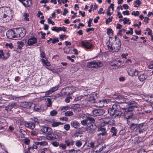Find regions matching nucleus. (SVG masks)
I'll return each mask as SVG.
<instances>
[{"instance_id":"1","label":"nucleus","mask_w":153,"mask_h":153,"mask_svg":"<svg viewBox=\"0 0 153 153\" xmlns=\"http://www.w3.org/2000/svg\"><path fill=\"white\" fill-rule=\"evenodd\" d=\"M13 16L12 10L9 8H0V20L7 22L10 20Z\"/></svg>"},{"instance_id":"2","label":"nucleus","mask_w":153,"mask_h":153,"mask_svg":"<svg viewBox=\"0 0 153 153\" xmlns=\"http://www.w3.org/2000/svg\"><path fill=\"white\" fill-rule=\"evenodd\" d=\"M108 113L110 114L113 118H119L123 114V111L122 108L120 107L117 104H113L112 108H110L108 110Z\"/></svg>"},{"instance_id":"3","label":"nucleus","mask_w":153,"mask_h":153,"mask_svg":"<svg viewBox=\"0 0 153 153\" xmlns=\"http://www.w3.org/2000/svg\"><path fill=\"white\" fill-rule=\"evenodd\" d=\"M128 107H122V110L123 111V114L124 117L126 119L129 120L132 117L133 114L132 111L134 108H137L139 106L138 104L136 102L135 104H133L132 105H128Z\"/></svg>"},{"instance_id":"4","label":"nucleus","mask_w":153,"mask_h":153,"mask_svg":"<svg viewBox=\"0 0 153 153\" xmlns=\"http://www.w3.org/2000/svg\"><path fill=\"white\" fill-rule=\"evenodd\" d=\"M121 46V42L120 39H117L116 41H114L109 44L107 45L108 50L111 52H117L120 50Z\"/></svg>"},{"instance_id":"5","label":"nucleus","mask_w":153,"mask_h":153,"mask_svg":"<svg viewBox=\"0 0 153 153\" xmlns=\"http://www.w3.org/2000/svg\"><path fill=\"white\" fill-rule=\"evenodd\" d=\"M114 98L119 103H123L125 104H127L128 105H132L133 104H136L135 101L133 100L128 101L121 95H115L114 96Z\"/></svg>"},{"instance_id":"6","label":"nucleus","mask_w":153,"mask_h":153,"mask_svg":"<svg viewBox=\"0 0 153 153\" xmlns=\"http://www.w3.org/2000/svg\"><path fill=\"white\" fill-rule=\"evenodd\" d=\"M86 64L87 67L89 68H94L100 67L103 65L102 63L99 61H94L88 62Z\"/></svg>"},{"instance_id":"7","label":"nucleus","mask_w":153,"mask_h":153,"mask_svg":"<svg viewBox=\"0 0 153 153\" xmlns=\"http://www.w3.org/2000/svg\"><path fill=\"white\" fill-rule=\"evenodd\" d=\"M75 90L76 89L73 87H67L62 89L61 93L63 96H68L74 93Z\"/></svg>"},{"instance_id":"8","label":"nucleus","mask_w":153,"mask_h":153,"mask_svg":"<svg viewBox=\"0 0 153 153\" xmlns=\"http://www.w3.org/2000/svg\"><path fill=\"white\" fill-rule=\"evenodd\" d=\"M147 129V126L143 123L140 124L136 127L135 132L137 134L143 133L146 131Z\"/></svg>"},{"instance_id":"9","label":"nucleus","mask_w":153,"mask_h":153,"mask_svg":"<svg viewBox=\"0 0 153 153\" xmlns=\"http://www.w3.org/2000/svg\"><path fill=\"white\" fill-rule=\"evenodd\" d=\"M16 38L20 39L25 36L26 34V30L23 28H19L15 30Z\"/></svg>"},{"instance_id":"10","label":"nucleus","mask_w":153,"mask_h":153,"mask_svg":"<svg viewBox=\"0 0 153 153\" xmlns=\"http://www.w3.org/2000/svg\"><path fill=\"white\" fill-rule=\"evenodd\" d=\"M96 128L97 126L95 123L91 124L89 123L87 125L85 129L88 132L93 133L95 131Z\"/></svg>"},{"instance_id":"11","label":"nucleus","mask_w":153,"mask_h":153,"mask_svg":"<svg viewBox=\"0 0 153 153\" xmlns=\"http://www.w3.org/2000/svg\"><path fill=\"white\" fill-rule=\"evenodd\" d=\"M40 131L48 135H50L52 133V130L51 128L45 126L41 127Z\"/></svg>"},{"instance_id":"12","label":"nucleus","mask_w":153,"mask_h":153,"mask_svg":"<svg viewBox=\"0 0 153 153\" xmlns=\"http://www.w3.org/2000/svg\"><path fill=\"white\" fill-rule=\"evenodd\" d=\"M7 37L10 39H16L15 31L10 29L7 31L6 33Z\"/></svg>"},{"instance_id":"13","label":"nucleus","mask_w":153,"mask_h":153,"mask_svg":"<svg viewBox=\"0 0 153 153\" xmlns=\"http://www.w3.org/2000/svg\"><path fill=\"white\" fill-rule=\"evenodd\" d=\"M97 95V94L94 92L91 93L90 94L87 95V98L86 100L87 101L91 102V103H93L95 102V97Z\"/></svg>"},{"instance_id":"14","label":"nucleus","mask_w":153,"mask_h":153,"mask_svg":"<svg viewBox=\"0 0 153 153\" xmlns=\"http://www.w3.org/2000/svg\"><path fill=\"white\" fill-rule=\"evenodd\" d=\"M93 114L94 115L99 116L103 115L105 113V111L102 109H95L93 111Z\"/></svg>"},{"instance_id":"15","label":"nucleus","mask_w":153,"mask_h":153,"mask_svg":"<svg viewBox=\"0 0 153 153\" xmlns=\"http://www.w3.org/2000/svg\"><path fill=\"white\" fill-rule=\"evenodd\" d=\"M82 46L87 49H89L92 47V45L86 40L82 41L81 42Z\"/></svg>"},{"instance_id":"16","label":"nucleus","mask_w":153,"mask_h":153,"mask_svg":"<svg viewBox=\"0 0 153 153\" xmlns=\"http://www.w3.org/2000/svg\"><path fill=\"white\" fill-rule=\"evenodd\" d=\"M17 47L16 48L14 49V51H16L17 52L20 53L21 51H19L18 50L19 49L20 50L22 49V47L24 46L25 45L24 42L22 41H18L17 42Z\"/></svg>"},{"instance_id":"17","label":"nucleus","mask_w":153,"mask_h":153,"mask_svg":"<svg viewBox=\"0 0 153 153\" xmlns=\"http://www.w3.org/2000/svg\"><path fill=\"white\" fill-rule=\"evenodd\" d=\"M139 80L141 82L143 81L147 78L148 75L146 73L138 74V75Z\"/></svg>"},{"instance_id":"18","label":"nucleus","mask_w":153,"mask_h":153,"mask_svg":"<svg viewBox=\"0 0 153 153\" xmlns=\"http://www.w3.org/2000/svg\"><path fill=\"white\" fill-rule=\"evenodd\" d=\"M98 131H101V132L98 134L99 136L102 135V136H106L107 134L106 129L104 126H100L98 128Z\"/></svg>"},{"instance_id":"19","label":"nucleus","mask_w":153,"mask_h":153,"mask_svg":"<svg viewBox=\"0 0 153 153\" xmlns=\"http://www.w3.org/2000/svg\"><path fill=\"white\" fill-rule=\"evenodd\" d=\"M37 41V39L34 37H31L28 39L27 42V44L29 45H32L36 43Z\"/></svg>"},{"instance_id":"20","label":"nucleus","mask_w":153,"mask_h":153,"mask_svg":"<svg viewBox=\"0 0 153 153\" xmlns=\"http://www.w3.org/2000/svg\"><path fill=\"white\" fill-rule=\"evenodd\" d=\"M134 120H131V122L130 120H127V122L128 125L130 126V129L131 130H133L134 128L136 129V127L137 126L136 125V123H133Z\"/></svg>"},{"instance_id":"21","label":"nucleus","mask_w":153,"mask_h":153,"mask_svg":"<svg viewBox=\"0 0 153 153\" xmlns=\"http://www.w3.org/2000/svg\"><path fill=\"white\" fill-rule=\"evenodd\" d=\"M128 72L129 75L131 76H136L138 75V71L135 69H131L128 70Z\"/></svg>"},{"instance_id":"22","label":"nucleus","mask_w":153,"mask_h":153,"mask_svg":"<svg viewBox=\"0 0 153 153\" xmlns=\"http://www.w3.org/2000/svg\"><path fill=\"white\" fill-rule=\"evenodd\" d=\"M16 106V104L14 102H12L9 103L8 105L5 107V110L7 111H10L11 109Z\"/></svg>"},{"instance_id":"23","label":"nucleus","mask_w":153,"mask_h":153,"mask_svg":"<svg viewBox=\"0 0 153 153\" xmlns=\"http://www.w3.org/2000/svg\"><path fill=\"white\" fill-rule=\"evenodd\" d=\"M26 127L31 129H33L35 127V124L34 122H29L26 123L25 124Z\"/></svg>"},{"instance_id":"24","label":"nucleus","mask_w":153,"mask_h":153,"mask_svg":"<svg viewBox=\"0 0 153 153\" xmlns=\"http://www.w3.org/2000/svg\"><path fill=\"white\" fill-rule=\"evenodd\" d=\"M33 104L30 102H25L22 103V105L24 108L30 109Z\"/></svg>"},{"instance_id":"25","label":"nucleus","mask_w":153,"mask_h":153,"mask_svg":"<svg viewBox=\"0 0 153 153\" xmlns=\"http://www.w3.org/2000/svg\"><path fill=\"white\" fill-rule=\"evenodd\" d=\"M111 120L110 117H105L101 119L100 121L101 122L105 124H110L109 123Z\"/></svg>"},{"instance_id":"26","label":"nucleus","mask_w":153,"mask_h":153,"mask_svg":"<svg viewBox=\"0 0 153 153\" xmlns=\"http://www.w3.org/2000/svg\"><path fill=\"white\" fill-rule=\"evenodd\" d=\"M71 124L72 127L75 128H78L80 126V124L76 121L71 122Z\"/></svg>"},{"instance_id":"27","label":"nucleus","mask_w":153,"mask_h":153,"mask_svg":"<svg viewBox=\"0 0 153 153\" xmlns=\"http://www.w3.org/2000/svg\"><path fill=\"white\" fill-rule=\"evenodd\" d=\"M35 144L36 145H40L42 146H45L48 145L47 142L44 140L42 141L36 142Z\"/></svg>"},{"instance_id":"28","label":"nucleus","mask_w":153,"mask_h":153,"mask_svg":"<svg viewBox=\"0 0 153 153\" xmlns=\"http://www.w3.org/2000/svg\"><path fill=\"white\" fill-rule=\"evenodd\" d=\"M59 137L58 135L56 134H53V135H50L47 137V139L49 140H53L56 139Z\"/></svg>"},{"instance_id":"29","label":"nucleus","mask_w":153,"mask_h":153,"mask_svg":"<svg viewBox=\"0 0 153 153\" xmlns=\"http://www.w3.org/2000/svg\"><path fill=\"white\" fill-rule=\"evenodd\" d=\"M117 128L115 127H113L111 128L110 132L113 134H112L113 136H117Z\"/></svg>"},{"instance_id":"30","label":"nucleus","mask_w":153,"mask_h":153,"mask_svg":"<svg viewBox=\"0 0 153 153\" xmlns=\"http://www.w3.org/2000/svg\"><path fill=\"white\" fill-rule=\"evenodd\" d=\"M98 147H100L99 151H98V150H97L96 151L97 152H100L102 151H104L105 149L106 148V146H101L100 144L99 145H97V146H96V148H98Z\"/></svg>"},{"instance_id":"31","label":"nucleus","mask_w":153,"mask_h":153,"mask_svg":"<svg viewBox=\"0 0 153 153\" xmlns=\"http://www.w3.org/2000/svg\"><path fill=\"white\" fill-rule=\"evenodd\" d=\"M87 117L88 121V123H89L91 124L94 123L95 120L93 118L90 117Z\"/></svg>"},{"instance_id":"32","label":"nucleus","mask_w":153,"mask_h":153,"mask_svg":"<svg viewBox=\"0 0 153 153\" xmlns=\"http://www.w3.org/2000/svg\"><path fill=\"white\" fill-rule=\"evenodd\" d=\"M72 71L73 72L77 71L79 68L78 65H74L72 66Z\"/></svg>"},{"instance_id":"33","label":"nucleus","mask_w":153,"mask_h":153,"mask_svg":"<svg viewBox=\"0 0 153 153\" xmlns=\"http://www.w3.org/2000/svg\"><path fill=\"white\" fill-rule=\"evenodd\" d=\"M46 102H48V103L46 105L48 107H51V104L52 103L51 99L47 98L46 99Z\"/></svg>"},{"instance_id":"34","label":"nucleus","mask_w":153,"mask_h":153,"mask_svg":"<svg viewBox=\"0 0 153 153\" xmlns=\"http://www.w3.org/2000/svg\"><path fill=\"white\" fill-rule=\"evenodd\" d=\"M70 153H82V152L79 150H74L72 149L69 151Z\"/></svg>"},{"instance_id":"35","label":"nucleus","mask_w":153,"mask_h":153,"mask_svg":"<svg viewBox=\"0 0 153 153\" xmlns=\"http://www.w3.org/2000/svg\"><path fill=\"white\" fill-rule=\"evenodd\" d=\"M10 56V54L8 52H7L6 54L4 56H3L2 57V59L3 60H6Z\"/></svg>"},{"instance_id":"36","label":"nucleus","mask_w":153,"mask_h":153,"mask_svg":"<svg viewBox=\"0 0 153 153\" xmlns=\"http://www.w3.org/2000/svg\"><path fill=\"white\" fill-rule=\"evenodd\" d=\"M74 114V113L72 111H68L66 112L65 115L66 116H70L73 115Z\"/></svg>"},{"instance_id":"37","label":"nucleus","mask_w":153,"mask_h":153,"mask_svg":"<svg viewBox=\"0 0 153 153\" xmlns=\"http://www.w3.org/2000/svg\"><path fill=\"white\" fill-rule=\"evenodd\" d=\"M81 123L82 124L83 126H86L88 124L87 119V118L86 120H84L81 121Z\"/></svg>"},{"instance_id":"38","label":"nucleus","mask_w":153,"mask_h":153,"mask_svg":"<svg viewBox=\"0 0 153 153\" xmlns=\"http://www.w3.org/2000/svg\"><path fill=\"white\" fill-rule=\"evenodd\" d=\"M42 62L45 65L47 66H49L50 65V64L49 62H47L44 59H42Z\"/></svg>"},{"instance_id":"39","label":"nucleus","mask_w":153,"mask_h":153,"mask_svg":"<svg viewBox=\"0 0 153 153\" xmlns=\"http://www.w3.org/2000/svg\"><path fill=\"white\" fill-rule=\"evenodd\" d=\"M45 139H46V138L45 137L42 136V137H38L36 139V140H38V141L41 142V141H44Z\"/></svg>"},{"instance_id":"40","label":"nucleus","mask_w":153,"mask_h":153,"mask_svg":"<svg viewBox=\"0 0 153 153\" xmlns=\"http://www.w3.org/2000/svg\"><path fill=\"white\" fill-rule=\"evenodd\" d=\"M81 134L78 132H76L74 134V138H76L78 137H81Z\"/></svg>"},{"instance_id":"41","label":"nucleus","mask_w":153,"mask_h":153,"mask_svg":"<svg viewBox=\"0 0 153 153\" xmlns=\"http://www.w3.org/2000/svg\"><path fill=\"white\" fill-rule=\"evenodd\" d=\"M24 19L25 21H29V19L28 18V15L27 13H25L24 15Z\"/></svg>"},{"instance_id":"42","label":"nucleus","mask_w":153,"mask_h":153,"mask_svg":"<svg viewBox=\"0 0 153 153\" xmlns=\"http://www.w3.org/2000/svg\"><path fill=\"white\" fill-rule=\"evenodd\" d=\"M57 114V111L55 110H53L50 112V114L52 116H54Z\"/></svg>"},{"instance_id":"43","label":"nucleus","mask_w":153,"mask_h":153,"mask_svg":"<svg viewBox=\"0 0 153 153\" xmlns=\"http://www.w3.org/2000/svg\"><path fill=\"white\" fill-rule=\"evenodd\" d=\"M61 123L60 122H54L52 124V126L53 127H57Z\"/></svg>"},{"instance_id":"44","label":"nucleus","mask_w":153,"mask_h":153,"mask_svg":"<svg viewBox=\"0 0 153 153\" xmlns=\"http://www.w3.org/2000/svg\"><path fill=\"white\" fill-rule=\"evenodd\" d=\"M34 105V110L35 111H38L40 109V108L38 107L37 105H34Z\"/></svg>"},{"instance_id":"45","label":"nucleus","mask_w":153,"mask_h":153,"mask_svg":"<svg viewBox=\"0 0 153 153\" xmlns=\"http://www.w3.org/2000/svg\"><path fill=\"white\" fill-rule=\"evenodd\" d=\"M70 127L69 124H67L64 126V129L66 131H68L70 129Z\"/></svg>"},{"instance_id":"46","label":"nucleus","mask_w":153,"mask_h":153,"mask_svg":"<svg viewBox=\"0 0 153 153\" xmlns=\"http://www.w3.org/2000/svg\"><path fill=\"white\" fill-rule=\"evenodd\" d=\"M82 97L83 96H78V97H76L75 98L74 100L76 101L82 99Z\"/></svg>"},{"instance_id":"47","label":"nucleus","mask_w":153,"mask_h":153,"mask_svg":"<svg viewBox=\"0 0 153 153\" xmlns=\"http://www.w3.org/2000/svg\"><path fill=\"white\" fill-rule=\"evenodd\" d=\"M51 144L54 146L57 147L59 145V143L57 142L53 141L51 143Z\"/></svg>"},{"instance_id":"48","label":"nucleus","mask_w":153,"mask_h":153,"mask_svg":"<svg viewBox=\"0 0 153 153\" xmlns=\"http://www.w3.org/2000/svg\"><path fill=\"white\" fill-rule=\"evenodd\" d=\"M113 17H109L108 19L106 20L105 22L107 24H109L112 20Z\"/></svg>"},{"instance_id":"49","label":"nucleus","mask_w":153,"mask_h":153,"mask_svg":"<svg viewBox=\"0 0 153 153\" xmlns=\"http://www.w3.org/2000/svg\"><path fill=\"white\" fill-rule=\"evenodd\" d=\"M51 30H52L54 31L57 32H58L59 31V27H54L52 28Z\"/></svg>"},{"instance_id":"50","label":"nucleus","mask_w":153,"mask_h":153,"mask_svg":"<svg viewBox=\"0 0 153 153\" xmlns=\"http://www.w3.org/2000/svg\"><path fill=\"white\" fill-rule=\"evenodd\" d=\"M4 53L3 50H0V59H2V57L4 56Z\"/></svg>"},{"instance_id":"51","label":"nucleus","mask_w":153,"mask_h":153,"mask_svg":"<svg viewBox=\"0 0 153 153\" xmlns=\"http://www.w3.org/2000/svg\"><path fill=\"white\" fill-rule=\"evenodd\" d=\"M59 42V39L58 38H55L53 39L51 42L53 44H54L56 42Z\"/></svg>"},{"instance_id":"52","label":"nucleus","mask_w":153,"mask_h":153,"mask_svg":"<svg viewBox=\"0 0 153 153\" xmlns=\"http://www.w3.org/2000/svg\"><path fill=\"white\" fill-rule=\"evenodd\" d=\"M58 86H55L54 87H53L51 89V91L52 92H53L56 91L58 89Z\"/></svg>"},{"instance_id":"53","label":"nucleus","mask_w":153,"mask_h":153,"mask_svg":"<svg viewBox=\"0 0 153 153\" xmlns=\"http://www.w3.org/2000/svg\"><path fill=\"white\" fill-rule=\"evenodd\" d=\"M75 145L78 147H79L81 146L82 145V143L80 141H78L76 142V143L75 144Z\"/></svg>"},{"instance_id":"54","label":"nucleus","mask_w":153,"mask_h":153,"mask_svg":"<svg viewBox=\"0 0 153 153\" xmlns=\"http://www.w3.org/2000/svg\"><path fill=\"white\" fill-rule=\"evenodd\" d=\"M68 108V106H65L63 107L61 109V111L63 112H65V111L67 110Z\"/></svg>"},{"instance_id":"55","label":"nucleus","mask_w":153,"mask_h":153,"mask_svg":"<svg viewBox=\"0 0 153 153\" xmlns=\"http://www.w3.org/2000/svg\"><path fill=\"white\" fill-rule=\"evenodd\" d=\"M58 2V3L59 4H61V2L62 1V3L63 4H65V3H66L68 1V0H57Z\"/></svg>"},{"instance_id":"56","label":"nucleus","mask_w":153,"mask_h":153,"mask_svg":"<svg viewBox=\"0 0 153 153\" xmlns=\"http://www.w3.org/2000/svg\"><path fill=\"white\" fill-rule=\"evenodd\" d=\"M132 14L134 15L135 16H138L139 14V13L138 11H133L132 13Z\"/></svg>"},{"instance_id":"57","label":"nucleus","mask_w":153,"mask_h":153,"mask_svg":"<svg viewBox=\"0 0 153 153\" xmlns=\"http://www.w3.org/2000/svg\"><path fill=\"white\" fill-rule=\"evenodd\" d=\"M6 46L7 47H9L11 49H12L13 48V45L12 43H6Z\"/></svg>"},{"instance_id":"58","label":"nucleus","mask_w":153,"mask_h":153,"mask_svg":"<svg viewBox=\"0 0 153 153\" xmlns=\"http://www.w3.org/2000/svg\"><path fill=\"white\" fill-rule=\"evenodd\" d=\"M25 143L27 145H28L30 143V140L28 139H25L24 140Z\"/></svg>"},{"instance_id":"59","label":"nucleus","mask_w":153,"mask_h":153,"mask_svg":"<svg viewBox=\"0 0 153 153\" xmlns=\"http://www.w3.org/2000/svg\"><path fill=\"white\" fill-rule=\"evenodd\" d=\"M124 21L123 23L124 24H126L129 21V19H127L126 18H125L123 19Z\"/></svg>"},{"instance_id":"60","label":"nucleus","mask_w":153,"mask_h":153,"mask_svg":"<svg viewBox=\"0 0 153 153\" xmlns=\"http://www.w3.org/2000/svg\"><path fill=\"white\" fill-rule=\"evenodd\" d=\"M31 134L33 135H36L38 134L37 132L33 130L31 131Z\"/></svg>"},{"instance_id":"61","label":"nucleus","mask_w":153,"mask_h":153,"mask_svg":"<svg viewBox=\"0 0 153 153\" xmlns=\"http://www.w3.org/2000/svg\"><path fill=\"white\" fill-rule=\"evenodd\" d=\"M48 23L49 24H51L53 25H54L55 24L54 22L53 21H51V19L50 18H48Z\"/></svg>"},{"instance_id":"62","label":"nucleus","mask_w":153,"mask_h":153,"mask_svg":"<svg viewBox=\"0 0 153 153\" xmlns=\"http://www.w3.org/2000/svg\"><path fill=\"white\" fill-rule=\"evenodd\" d=\"M59 31H63L65 32L66 31V29L64 26L62 27H59Z\"/></svg>"},{"instance_id":"63","label":"nucleus","mask_w":153,"mask_h":153,"mask_svg":"<svg viewBox=\"0 0 153 153\" xmlns=\"http://www.w3.org/2000/svg\"><path fill=\"white\" fill-rule=\"evenodd\" d=\"M60 146L62 147L63 149H65L66 147V145L62 143L61 144H60Z\"/></svg>"},{"instance_id":"64","label":"nucleus","mask_w":153,"mask_h":153,"mask_svg":"<svg viewBox=\"0 0 153 153\" xmlns=\"http://www.w3.org/2000/svg\"><path fill=\"white\" fill-rule=\"evenodd\" d=\"M146 31H148V34L149 35H151L152 32V30L149 28H147L146 29Z\"/></svg>"}]
</instances>
